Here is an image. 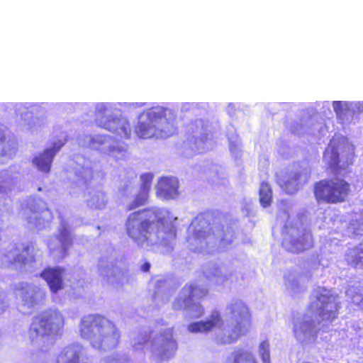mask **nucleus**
<instances>
[{
  "label": "nucleus",
  "instance_id": "nucleus-1",
  "mask_svg": "<svg viewBox=\"0 0 363 363\" xmlns=\"http://www.w3.org/2000/svg\"><path fill=\"white\" fill-rule=\"evenodd\" d=\"M340 162L338 152L333 150L328 168L335 175L314 183L313 194L318 203L337 204L345 203L351 194V184L344 178L337 175L345 169V167L340 165Z\"/></svg>",
  "mask_w": 363,
  "mask_h": 363
},
{
  "label": "nucleus",
  "instance_id": "nucleus-2",
  "mask_svg": "<svg viewBox=\"0 0 363 363\" xmlns=\"http://www.w3.org/2000/svg\"><path fill=\"white\" fill-rule=\"evenodd\" d=\"M164 223L162 209L148 207L133 212L128 216L125 230L133 241L143 245L159 238Z\"/></svg>",
  "mask_w": 363,
  "mask_h": 363
},
{
  "label": "nucleus",
  "instance_id": "nucleus-3",
  "mask_svg": "<svg viewBox=\"0 0 363 363\" xmlns=\"http://www.w3.org/2000/svg\"><path fill=\"white\" fill-rule=\"evenodd\" d=\"M79 329L81 336L91 340L96 348L111 351L119 345L120 331L111 321L101 315L89 314L84 316Z\"/></svg>",
  "mask_w": 363,
  "mask_h": 363
},
{
  "label": "nucleus",
  "instance_id": "nucleus-4",
  "mask_svg": "<svg viewBox=\"0 0 363 363\" xmlns=\"http://www.w3.org/2000/svg\"><path fill=\"white\" fill-rule=\"evenodd\" d=\"M65 318L57 310L49 309L33 318L28 330L31 340L57 334L64 327Z\"/></svg>",
  "mask_w": 363,
  "mask_h": 363
},
{
  "label": "nucleus",
  "instance_id": "nucleus-5",
  "mask_svg": "<svg viewBox=\"0 0 363 363\" xmlns=\"http://www.w3.org/2000/svg\"><path fill=\"white\" fill-rule=\"evenodd\" d=\"M251 324V315L248 308L244 304H238L231 309V316L228 323V343L238 340L246 333Z\"/></svg>",
  "mask_w": 363,
  "mask_h": 363
},
{
  "label": "nucleus",
  "instance_id": "nucleus-6",
  "mask_svg": "<svg viewBox=\"0 0 363 363\" xmlns=\"http://www.w3.org/2000/svg\"><path fill=\"white\" fill-rule=\"evenodd\" d=\"M177 350V344L172 337L160 336V339L153 343L151 352L159 362H162L174 356Z\"/></svg>",
  "mask_w": 363,
  "mask_h": 363
},
{
  "label": "nucleus",
  "instance_id": "nucleus-7",
  "mask_svg": "<svg viewBox=\"0 0 363 363\" xmlns=\"http://www.w3.org/2000/svg\"><path fill=\"white\" fill-rule=\"evenodd\" d=\"M63 145L64 143L61 141L54 143L51 147L45 148L43 152L34 157L33 158V164L39 171L45 174L49 173L51 170V166L55 156Z\"/></svg>",
  "mask_w": 363,
  "mask_h": 363
},
{
  "label": "nucleus",
  "instance_id": "nucleus-8",
  "mask_svg": "<svg viewBox=\"0 0 363 363\" xmlns=\"http://www.w3.org/2000/svg\"><path fill=\"white\" fill-rule=\"evenodd\" d=\"M65 269L62 267H46L40 276L48 284L51 292L56 293L64 288L63 274Z\"/></svg>",
  "mask_w": 363,
  "mask_h": 363
},
{
  "label": "nucleus",
  "instance_id": "nucleus-9",
  "mask_svg": "<svg viewBox=\"0 0 363 363\" xmlns=\"http://www.w3.org/2000/svg\"><path fill=\"white\" fill-rule=\"evenodd\" d=\"M140 178L142 183L140 191L135 195L133 201L127 206L125 208L127 211H130L144 206L147 202L153 175L150 173H146L142 174Z\"/></svg>",
  "mask_w": 363,
  "mask_h": 363
},
{
  "label": "nucleus",
  "instance_id": "nucleus-10",
  "mask_svg": "<svg viewBox=\"0 0 363 363\" xmlns=\"http://www.w3.org/2000/svg\"><path fill=\"white\" fill-rule=\"evenodd\" d=\"M179 182L175 177H164L157 185V194L164 199L175 198L178 194Z\"/></svg>",
  "mask_w": 363,
  "mask_h": 363
},
{
  "label": "nucleus",
  "instance_id": "nucleus-11",
  "mask_svg": "<svg viewBox=\"0 0 363 363\" xmlns=\"http://www.w3.org/2000/svg\"><path fill=\"white\" fill-rule=\"evenodd\" d=\"M99 125L101 128L121 137L128 138L130 136L131 128L130 123L122 121L120 118L108 117L103 125Z\"/></svg>",
  "mask_w": 363,
  "mask_h": 363
},
{
  "label": "nucleus",
  "instance_id": "nucleus-12",
  "mask_svg": "<svg viewBox=\"0 0 363 363\" xmlns=\"http://www.w3.org/2000/svg\"><path fill=\"white\" fill-rule=\"evenodd\" d=\"M222 324V319L218 313H213L210 318L205 321L191 323L188 325V330L191 333H208L217 326Z\"/></svg>",
  "mask_w": 363,
  "mask_h": 363
},
{
  "label": "nucleus",
  "instance_id": "nucleus-13",
  "mask_svg": "<svg viewBox=\"0 0 363 363\" xmlns=\"http://www.w3.org/2000/svg\"><path fill=\"white\" fill-rule=\"evenodd\" d=\"M146 116V120H140L135 127V134L143 139L150 138L154 136L157 128L156 118H155L150 112H148Z\"/></svg>",
  "mask_w": 363,
  "mask_h": 363
},
{
  "label": "nucleus",
  "instance_id": "nucleus-14",
  "mask_svg": "<svg viewBox=\"0 0 363 363\" xmlns=\"http://www.w3.org/2000/svg\"><path fill=\"white\" fill-rule=\"evenodd\" d=\"M82 347L70 345L65 347L57 356L56 363H80Z\"/></svg>",
  "mask_w": 363,
  "mask_h": 363
},
{
  "label": "nucleus",
  "instance_id": "nucleus-15",
  "mask_svg": "<svg viewBox=\"0 0 363 363\" xmlns=\"http://www.w3.org/2000/svg\"><path fill=\"white\" fill-rule=\"evenodd\" d=\"M308 177L301 172H291L284 182V188L289 193H294L306 182Z\"/></svg>",
  "mask_w": 363,
  "mask_h": 363
},
{
  "label": "nucleus",
  "instance_id": "nucleus-16",
  "mask_svg": "<svg viewBox=\"0 0 363 363\" xmlns=\"http://www.w3.org/2000/svg\"><path fill=\"white\" fill-rule=\"evenodd\" d=\"M293 253H301L305 250H309L313 247L312 235L310 233H303L296 239L291 241Z\"/></svg>",
  "mask_w": 363,
  "mask_h": 363
},
{
  "label": "nucleus",
  "instance_id": "nucleus-17",
  "mask_svg": "<svg viewBox=\"0 0 363 363\" xmlns=\"http://www.w3.org/2000/svg\"><path fill=\"white\" fill-rule=\"evenodd\" d=\"M227 363H258L255 355L250 351L239 348L234 350L227 359Z\"/></svg>",
  "mask_w": 363,
  "mask_h": 363
},
{
  "label": "nucleus",
  "instance_id": "nucleus-18",
  "mask_svg": "<svg viewBox=\"0 0 363 363\" xmlns=\"http://www.w3.org/2000/svg\"><path fill=\"white\" fill-rule=\"evenodd\" d=\"M337 306L334 303H327L320 308L319 312L320 320L318 323L328 326L331 324L335 318H337Z\"/></svg>",
  "mask_w": 363,
  "mask_h": 363
},
{
  "label": "nucleus",
  "instance_id": "nucleus-19",
  "mask_svg": "<svg viewBox=\"0 0 363 363\" xmlns=\"http://www.w3.org/2000/svg\"><path fill=\"white\" fill-rule=\"evenodd\" d=\"M259 196L260 204L263 208H267L271 205L272 202V189L268 182H261Z\"/></svg>",
  "mask_w": 363,
  "mask_h": 363
},
{
  "label": "nucleus",
  "instance_id": "nucleus-20",
  "mask_svg": "<svg viewBox=\"0 0 363 363\" xmlns=\"http://www.w3.org/2000/svg\"><path fill=\"white\" fill-rule=\"evenodd\" d=\"M57 239L61 244V246L67 250V247L72 245V238L69 231L65 227L62 228L57 235Z\"/></svg>",
  "mask_w": 363,
  "mask_h": 363
},
{
  "label": "nucleus",
  "instance_id": "nucleus-21",
  "mask_svg": "<svg viewBox=\"0 0 363 363\" xmlns=\"http://www.w3.org/2000/svg\"><path fill=\"white\" fill-rule=\"evenodd\" d=\"M261 357L264 363H270V355L268 350L263 351Z\"/></svg>",
  "mask_w": 363,
  "mask_h": 363
},
{
  "label": "nucleus",
  "instance_id": "nucleus-22",
  "mask_svg": "<svg viewBox=\"0 0 363 363\" xmlns=\"http://www.w3.org/2000/svg\"><path fill=\"white\" fill-rule=\"evenodd\" d=\"M33 251V246L32 244H28L23 247V252L27 255H29Z\"/></svg>",
  "mask_w": 363,
  "mask_h": 363
},
{
  "label": "nucleus",
  "instance_id": "nucleus-23",
  "mask_svg": "<svg viewBox=\"0 0 363 363\" xmlns=\"http://www.w3.org/2000/svg\"><path fill=\"white\" fill-rule=\"evenodd\" d=\"M334 110L336 113H339L342 111V102L341 101H334L333 103Z\"/></svg>",
  "mask_w": 363,
  "mask_h": 363
},
{
  "label": "nucleus",
  "instance_id": "nucleus-24",
  "mask_svg": "<svg viewBox=\"0 0 363 363\" xmlns=\"http://www.w3.org/2000/svg\"><path fill=\"white\" fill-rule=\"evenodd\" d=\"M150 264L148 262H145L140 266V269L144 272H148L150 271Z\"/></svg>",
  "mask_w": 363,
  "mask_h": 363
},
{
  "label": "nucleus",
  "instance_id": "nucleus-25",
  "mask_svg": "<svg viewBox=\"0 0 363 363\" xmlns=\"http://www.w3.org/2000/svg\"><path fill=\"white\" fill-rule=\"evenodd\" d=\"M105 206H106V202H105V201H102L100 203V204L97 205L95 208H99V209H100V208H104V207H105Z\"/></svg>",
  "mask_w": 363,
  "mask_h": 363
},
{
  "label": "nucleus",
  "instance_id": "nucleus-26",
  "mask_svg": "<svg viewBox=\"0 0 363 363\" xmlns=\"http://www.w3.org/2000/svg\"><path fill=\"white\" fill-rule=\"evenodd\" d=\"M23 291L22 292V295H26L27 294H28V291L26 290V288L24 287H22Z\"/></svg>",
  "mask_w": 363,
  "mask_h": 363
}]
</instances>
